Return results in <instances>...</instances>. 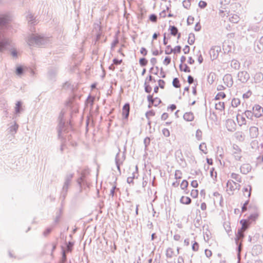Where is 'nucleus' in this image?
I'll use <instances>...</instances> for the list:
<instances>
[{
	"mask_svg": "<svg viewBox=\"0 0 263 263\" xmlns=\"http://www.w3.org/2000/svg\"><path fill=\"white\" fill-rule=\"evenodd\" d=\"M9 21V17L8 15L0 16V52H3L11 46V40L6 37L4 33Z\"/></svg>",
	"mask_w": 263,
	"mask_h": 263,
	"instance_id": "1",
	"label": "nucleus"
},
{
	"mask_svg": "<svg viewBox=\"0 0 263 263\" xmlns=\"http://www.w3.org/2000/svg\"><path fill=\"white\" fill-rule=\"evenodd\" d=\"M28 44L30 46H41L47 43V39L37 34H32L28 37Z\"/></svg>",
	"mask_w": 263,
	"mask_h": 263,
	"instance_id": "2",
	"label": "nucleus"
},
{
	"mask_svg": "<svg viewBox=\"0 0 263 263\" xmlns=\"http://www.w3.org/2000/svg\"><path fill=\"white\" fill-rule=\"evenodd\" d=\"M73 176V174L70 173L67 174L64 178V181L61 191L60 197V199H62V201L65 200L67 196L68 189L71 184Z\"/></svg>",
	"mask_w": 263,
	"mask_h": 263,
	"instance_id": "3",
	"label": "nucleus"
},
{
	"mask_svg": "<svg viewBox=\"0 0 263 263\" xmlns=\"http://www.w3.org/2000/svg\"><path fill=\"white\" fill-rule=\"evenodd\" d=\"M240 185L232 180H229L227 183L226 191L229 195L234 194L235 190H239Z\"/></svg>",
	"mask_w": 263,
	"mask_h": 263,
	"instance_id": "4",
	"label": "nucleus"
},
{
	"mask_svg": "<svg viewBox=\"0 0 263 263\" xmlns=\"http://www.w3.org/2000/svg\"><path fill=\"white\" fill-rule=\"evenodd\" d=\"M63 117V114H62L61 112L59 116L60 121L58 126V137L59 138H63L62 134L63 132H66V130L65 126V122L62 120Z\"/></svg>",
	"mask_w": 263,
	"mask_h": 263,
	"instance_id": "5",
	"label": "nucleus"
},
{
	"mask_svg": "<svg viewBox=\"0 0 263 263\" xmlns=\"http://www.w3.org/2000/svg\"><path fill=\"white\" fill-rule=\"evenodd\" d=\"M221 51V48L220 46H214L212 47L209 52L211 59L213 61L216 59L219 55V52Z\"/></svg>",
	"mask_w": 263,
	"mask_h": 263,
	"instance_id": "6",
	"label": "nucleus"
},
{
	"mask_svg": "<svg viewBox=\"0 0 263 263\" xmlns=\"http://www.w3.org/2000/svg\"><path fill=\"white\" fill-rule=\"evenodd\" d=\"M232 155L236 160H240L242 157L241 150L237 145L235 144L233 145Z\"/></svg>",
	"mask_w": 263,
	"mask_h": 263,
	"instance_id": "7",
	"label": "nucleus"
},
{
	"mask_svg": "<svg viewBox=\"0 0 263 263\" xmlns=\"http://www.w3.org/2000/svg\"><path fill=\"white\" fill-rule=\"evenodd\" d=\"M120 150L119 149L118 153L116 154L115 158V162L117 167L118 171L120 172V166L121 164H122L123 161L125 159V155L124 153H123L122 156H120Z\"/></svg>",
	"mask_w": 263,
	"mask_h": 263,
	"instance_id": "8",
	"label": "nucleus"
},
{
	"mask_svg": "<svg viewBox=\"0 0 263 263\" xmlns=\"http://www.w3.org/2000/svg\"><path fill=\"white\" fill-rule=\"evenodd\" d=\"M238 80L242 83H246L250 79V75L246 71H241L238 73Z\"/></svg>",
	"mask_w": 263,
	"mask_h": 263,
	"instance_id": "9",
	"label": "nucleus"
},
{
	"mask_svg": "<svg viewBox=\"0 0 263 263\" xmlns=\"http://www.w3.org/2000/svg\"><path fill=\"white\" fill-rule=\"evenodd\" d=\"M18 127L19 126L16 121H13L9 125L8 131L11 135L14 136L17 133Z\"/></svg>",
	"mask_w": 263,
	"mask_h": 263,
	"instance_id": "10",
	"label": "nucleus"
},
{
	"mask_svg": "<svg viewBox=\"0 0 263 263\" xmlns=\"http://www.w3.org/2000/svg\"><path fill=\"white\" fill-rule=\"evenodd\" d=\"M254 116L256 118H259L263 115V108L258 104L255 105L253 108Z\"/></svg>",
	"mask_w": 263,
	"mask_h": 263,
	"instance_id": "11",
	"label": "nucleus"
},
{
	"mask_svg": "<svg viewBox=\"0 0 263 263\" xmlns=\"http://www.w3.org/2000/svg\"><path fill=\"white\" fill-rule=\"evenodd\" d=\"M23 111V108H22V103L21 101H18L15 104V107L14 108V117L13 119L16 118L19 116L20 114L22 111Z\"/></svg>",
	"mask_w": 263,
	"mask_h": 263,
	"instance_id": "12",
	"label": "nucleus"
},
{
	"mask_svg": "<svg viewBox=\"0 0 263 263\" xmlns=\"http://www.w3.org/2000/svg\"><path fill=\"white\" fill-rule=\"evenodd\" d=\"M224 83L228 87H231L233 84L232 76L231 74H226L223 78Z\"/></svg>",
	"mask_w": 263,
	"mask_h": 263,
	"instance_id": "13",
	"label": "nucleus"
},
{
	"mask_svg": "<svg viewBox=\"0 0 263 263\" xmlns=\"http://www.w3.org/2000/svg\"><path fill=\"white\" fill-rule=\"evenodd\" d=\"M58 70L56 69H50L47 72V78L51 81H55Z\"/></svg>",
	"mask_w": 263,
	"mask_h": 263,
	"instance_id": "14",
	"label": "nucleus"
},
{
	"mask_svg": "<svg viewBox=\"0 0 263 263\" xmlns=\"http://www.w3.org/2000/svg\"><path fill=\"white\" fill-rule=\"evenodd\" d=\"M252 208H253L254 209L255 212L251 214L248 217V220L250 222L255 221L257 218V217L258 216V210H257V208L256 207V206L254 205L253 206H249V209H251Z\"/></svg>",
	"mask_w": 263,
	"mask_h": 263,
	"instance_id": "15",
	"label": "nucleus"
},
{
	"mask_svg": "<svg viewBox=\"0 0 263 263\" xmlns=\"http://www.w3.org/2000/svg\"><path fill=\"white\" fill-rule=\"evenodd\" d=\"M28 23L30 25H35L37 23V20L31 13H28L26 16Z\"/></svg>",
	"mask_w": 263,
	"mask_h": 263,
	"instance_id": "16",
	"label": "nucleus"
},
{
	"mask_svg": "<svg viewBox=\"0 0 263 263\" xmlns=\"http://www.w3.org/2000/svg\"><path fill=\"white\" fill-rule=\"evenodd\" d=\"M130 105L129 103H126L122 108V115L124 119H127L129 116Z\"/></svg>",
	"mask_w": 263,
	"mask_h": 263,
	"instance_id": "17",
	"label": "nucleus"
},
{
	"mask_svg": "<svg viewBox=\"0 0 263 263\" xmlns=\"http://www.w3.org/2000/svg\"><path fill=\"white\" fill-rule=\"evenodd\" d=\"M249 132L251 138H256L258 135V129L256 126H251L249 129Z\"/></svg>",
	"mask_w": 263,
	"mask_h": 263,
	"instance_id": "18",
	"label": "nucleus"
},
{
	"mask_svg": "<svg viewBox=\"0 0 263 263\" xmlns=\"http://www.w3.org/2000/svg\"><path fill=\"white\" fill-rule=\"evenodd\" d=\"M240 172L243 174H248L251 170V166L248 164H244L240 166Z\"/></svg>",
	"mask_w": 263,
	"mask_h": 263,
	"instance_id": "19",
	"label": "nucleus"
},
{
	"mask_svg": "<svg viewBox=\"0 0 263 263\" xmlns=\"http://www.w3.org/2000/svg\"><path fill=\"white\" fill-rule=\"evenodd\" d=\"M183 119L186 121H192L194 119V114L192 112H185L183 115Z\"/></svg>",
	"mask_w": 263,
	"mask_h": 263,
	"instance_id": "20",
	"label": "nucleus"
},
{
	"mask_svg": "<svg viewBox=\"0 0 263 263\" xmlns=\"http://www.w3.org/2000/svg\"><path fill=\"white\" fill-rule=\"evenodd\" d=\"M236 139L239 141L242 142L245 140V135L242 132H237L235 133Z\"/></svg>",
	"mask_w": 263,
	"mask_h": 263,
	"instance_id": "21",
	"label": "nucleus"
},
{
	"mask_svg": "<svg viewBox=\"0 0 263 263\" xmlns=\"http://www.w3.org/2000/svg\"><path fill=\"white\" fill-rule=\"evenodd\" d=\"M231 66L235 70H238L240 67V64L238 61L233 59L231 61Z\"/></svg>",
	"mask_w": 263,
	"mask_h": 263,
	"instance_id": "22",
	"label": "nucleus"
},
{
	"mask_svg": "<svg viewBox=\"0 0 263 263\" xmlns=\"http://www.w3.org/2000/svg\"><path fill=\"white\" fill-rule=\"evenodd\" d=\"M181 47L180 46H177L174 48V49L171 48L170 51H167V50H165V53L166 54H170L172 52H174L175 53V52L180 53L181 51Z\"/></svg>",
	"mask_w": 263,
	"mask_h": 263,
	"instance_id": "23",
	"label": "nucleus"
},
{
	"mask_svg": "<svg viewBox=\"0 0 263 263\" xmlns=\"http://www.w3.org/2000/svg\"><path fill=\"white\" fill-rule=\"evenodd\" d=\"M182 204H189L191 202V199L190 197L186 196H182L180 200Z\"/></svg>",
	"mask_w": 263,
	"mask_h": 263,
	"instance_id": "24",
	"label": "nucleus"
},
{
	"mask_svg": "<svg viewBox=\"0 0 263 263\" xmlns=\"http://www.w3.org/2000/svg\"><path fill=\"white\" fill-rule=\"evenodd\" d=\"M255 82L259 83L263 80V74L261 72L256 73L254 77Z\"/></svg>",
	"mask_w": 263,
	"mask_h": 263,
	"instance_id": "25",
	"label": "nucleus"
},
{
	"mask_svg": "<svg viewBox=\"0 0 263 263\" xmlns=\"http://www.w3.org/2000/svg\"><path fill=\"white\" fill-rule=\"evenodd\" d=\"M179 68L181 71L185 72H190L191 71L190 68L186 64L183 65L182 64H180L179 65Z\"/></svg>",
	"mask_w": 263,
	"mask_h": 263,
	"instance_id": "26",
	"label": "nucleus"
},
{
	"mask_svg": "<svg viewBox=\"0 0 263 263\" xmlns=\"http://www.w3.org/2000/svg\"><path fill=\"white\" fill-rule=\"evenodd\" d=\"M229 20L233 23H237L239 22V17L237 14H233L229 17Z\"/></svg>",
	"mask_w": 263,
	"mask_h": 263,
	"instance_id": "27",
	"label": "nucleus"
},
{
	"mask_svg": "<svg viewBox=\"0 0 263 263\" xmlns=\"http://www.w3.org/2000/svg\"><path fill=\"white\" fill-rule=\"evenodd\" d=\"M169 29L170 30L171 35L176 36L178 34V29L175 26H170Z\"/></svg>",
	"mask_w": 263,
	"mask_h": 263,
	"instance_id": "28",
	"label": "nucleus"
},
{
	"mask_svg": "<svg viewBox=\"0 0 263 263\" xmlns=\"http://www.w3.org/2000/svg\"><path fill=\"white\" fill-rule=\"evenodd\" d=\"M231 177L235 180L238 182H241V178L239 174L233 173L231 175Z\"/></svg>",
	"mask_w": 263,
	"mask_h": 263,
	"instance_id": "29",
	"label": "nucleus"
},
{
	"mask_svg": "<svg viewBox=\"0 0 263 263\" xmlns=\"http://www.w3.org/2000/svg\"><path fill=\"white\" fill-rule=\"evenodd\" d=\"M187 42L190 45H192L195 42V35L193 33L189 34Z\"/></svg>",
	"mask_w": 263,
	"mask_h": 263,
	"instance_id": "30",
	"label": "nucleus"
},
{
	"mask_svg": "<svg viewBox=\"0 0 263 263\" xmlns=\"http://www.w3.org/2000/svg\"><path fill=\"white\" fill-rule=\"evenodd\" d=\"M240 223L242 224V228L240 229L246 230L248 228L249 226V220L246 219H242L240 220Z\"/></svg>",
	"mask_w": 263,
	"mask_h": 263,
	"instance_id": "31",
	"label": "nucleus"
},
{
	"mask_svg": "<svg viewBox=\"0 0 263 263\" xmlns=\"http://www.w3.org/2000/svg\"><path fill=\"white\" fill-rule=\"evenodd\" d=\"M242 192L245 195L246 192L248 193V197L249 198L251 196V186L250 185H248L247 187L243 188Z\"/></svg>",
	"mask_w": 263,
	"mask_h": 263,
	"instance_id": "32",
	"label": "nucleus"
},
{
	"mask_svg": "<svg viewBox=\"0 0 263 263\" xmlns=\"http://www.w3.org/2000/svg\"><path fill=\"white\" fill-rule=\"evenodd\" d=\"M240 103V101L238 98H234L232 100L231 104L233 107H237Z\"/></svg>",
	"mask_w": 263,
	"mask_h": 263,
	"instance_id": "33",
	"label": "nucleus"
},
{
	"mask_svg": "<svg viewBox=\"0 0 263 263\" xmlns=\"http://www.w3.org/2000/svg\"><path fill=\"white\" fill-rule=\"evenodd\" d=\"M215 108L217 110H222L224 108V104L223 102H219L215 104Z\"/></svg>",
	"mask_w": 263,
	"mask_h": 263,
	"instance_id": "34",
	"label": "nucleus"
},
{
	"mask_svg": "<svg viewBox=\"0 0 263 263\" xmlns=\"http://www.w3.org/2000/svg\"><path fill=\"white\" fill-rule=\"evenodd\" d=\"M174 252L173 249L168 248L167 249L166 251V255L168 258H172L174 255Z\"/></svg>",
	"mask_w": 263,
	"mask_h": 263,
	"instance_id": "35",
	"label": "nucleus"
},
{
	"mask_svg": "<svg viewBox=\"0 0 263 263\" xmlns=\"http://www.w3.org/2000/svg\"><path fill=\"white\" fill-rule=\"evenodd\" d=\"M244 114L245 116L248 119H252V117L254 116L253 110H246L244 112Z\"/></svg>",
	"mask_w": 263,
	"mask_h": 263,
	"instance_id": "36",
	"label": "nucleus"
},
{
	"mask_svg": "<svg viewBox=\"0 0 263 263\" xmlns=\"http://www.w3.org/2000/svg\"><path fill=\"white\" fill-rule=\"evenodd\" d=\"M172 84L173 86L175 88H179L180 87L179 80L177 78H175L173 79Z\"/></svg>",
	"mask_w": 263,
	"mask_h": 263,
	"instance_id": "37",
	"label": "nucleus"
},
{
	"mask_svg": "<svg viewBox=\"0 0 263 263\" xmlns=\"http://www.w3.org/2000/svg\"><path fill=\"white\" fill-rule=\"evenodd\" d=\"M239 119L241 120V121H240L241 123L239 124L240 126H241V125H242L243 124H246V120L245 118L244 117L241 116L239 115H238L237 116V120L238 122H239Z\"/></svg>",
	"mask_w": 263,
	"mask_h": 263,
	"instance_id": "38",
	"label": "nucleus"
},
{
	"mask_svg": "<svg viewBox=\"0 0 263 263\" xmlns=\"http://www.w3.org/2000/svg\"><path fill=\"white\" fill-rule=\"evenodd\" d=\"M144 90L147 93H150L152 91V88L151 86L147 84L146 81L144 83Z\"/></svg>",
	"mask_w": 263,
	"mask_h": 263,
	"instance_id": "39",
	"label": "nucleus"
},
{
	"mask_svg": "<svg viewBox=\"0 0 263 263\" xmlns=\"http://www.w3.org/2000/svg\"><path fill=\"white\" fill-rule=\"evenodd\" d=\"M24 69L22 66H20L16 67V74L17 76H21L23 73Z\"/></svg>",
	"mask_w": 263,
	"mask_h": 263,
	"instance_id": "40",
	"label": "nucleus"
},
{
	"mask_svg": "<svg viewBox=\"0 0 263 263\" xmlns=\"http://www.w3.org/2000/svg\"><path fill=\"white\" fill-rule=\"evenodd\" d=\"M137 170H138V167L137 166H136V172H134L133 173V176L132 177H128L127 178V183H132L133 181V179L135 177V174H137Z\"/></svg>",
	"mask_w": 263,
	"mask_h": 263,
	"instance_id": "41",
	"label": "nucleus"
},
{
	"mask_svg": "<svg viewBox=\"0 0 263 263\" xmlns=\"http://www.w3.org/2000/svg\"><path fill=\"white\" fill-rule=\"evenodd\" d=\"M188 184V182L186 180H183L180 184V187L182 190H185L186 189Z\"/></svg>",
	"mask_w": 263,
	"mask_h": 263,
	"instance_id": "42",
	"label": "nucleus"
},
{
	"mask_svg": "<svg viewBox=\"0 0 263 263\" xmlns=\"http://www.w3.org/2000/svg\"><path fill=\"white\" fill-rule=\"evenodd\" d=\"M53 227L47 228L43 233V235L44 237H47L50 233L51 232Z\"/></svg>",
	"mask_w": 263,
	"mask_h": 263,
	"instance_id": "43",
	"label": "nucleus"
},
{
	"mask_svg": "<svg viewBox=\"0 0 263 263\" xmlns=\"http://www.w3.org/2000/svg\"><path fill=\"white\" fill-rule=\"evenodd\" d=\"M199 149L201 151L203 152L204 154L206 153V146L205 143H202L199 145Z\"/></svg>",
	"mask_w": 263,
	"mask_h": 263,
	"instance_id": "44",
	"label": "nucleus"
},
{
	"mask_svg": "<svg viewBox=\"0 0 263 263\" xmlns=\"http://www.w3.org/2000/svg\"><path fill=\"white\" fill-rule=\"evenodd\" d=\"M226 97V95L224 92H218L216 97H215V99L216 100H219L221 98H224V97Z\"/></svg>",
	"mask_w": 263,
	"mask_h": 263,
	"instance_id": "45",
	"label": "nucleus"
},
{
	"mask_svg": "<svg viewBox=\"0 0 263 263\" xmlns=\"http://www.w3.org/2000/svg\"><path fill=\"white\" fill-rule=\"evenodd\" d=\"M139 63L141 66H145L147 63V60L145 58H141L139 60Z\"/></svg>",
	"mask_w": 263,
	"mask_h": 263,
	"instance_id": "46",
	"label": "nucleus"
},
{
	"mask_svg": "<svg viewBox=\"0 0 263 263\" xmlns=\"http://www.w3.org/2000/svg\"><path fill=\"white\" fill-rule=\"evenodd\" d=\"M198 191L197 190H194V189H193L192 191H191V196L194 198H196L197 196H198Z\"/></svg>",
	"mask_w": 263,
	"mask_h": 263,
	"instance_id": "47",
	"label": "nucleus"
},
{
	"mask_svg": "<svg viewBox=\"0 0 263 263\" xmlns=\"http://www.w3.org/2000/svg\"><path fill=\"white\" fill-rule=\"evenodd\" d=\"M155 115V112L153 110H149L148 111H147L145 114L146 118L149 120V118L151 116H154Z\"/></svg>",
	"mask_w": 263,
	"mask_h": 263,
	"instance_id": "48",
	"label": "nucleus"
},
{
	"mask_svg": "<svg viewBox=\"0 0 263 263\" xmlns=\"http://www.w3.org/2000/svg\"><path fill=\"white\" fill-rule=\"evenodd\" d=\"M149 20L151 22L155 23L157 20V16L155 14H152L149 16Z\"/></svg>",
	"mask_w": 263,
	"mask_h": 263,
	"instance_id": "49",
	"label": "nucleus"
},
{
	"mask_svg": "<svg viewBox=\"0 0 263 263\" xmlns=\"http://www.w3.org/2000/svg\"><path fill=\"white\" fill-rule=\"evenodd\" d=\"M196 137L197 140H200L201 139L202 132L200 129H197L196 133Z\"/></svg>",
	"mask_w": 263,
	"mask_h": 263,
	"instance_id": "50",
	"label": "nucleus"
},
{
	"mask_svg": "<svg viewBox=\"0 0 263 263\" xmlns=\"http://www.w3.org/2000/svg\"><path fill=\"white\" fill-rule=\"evenodd\" d=\"M161 102V100L156 97L154 99V103H153V105L155 106H158L159 104H160V103Z\"/></svg>",
	"mask_w": 263,
	"mask_h": 263,
	"instance_id": "51",
	"label": "nucleus"
},
{
	"mask_svg": "<svg viewBox=\"0 0 263 263\" xmlns=\"http://www.w3.org/2000/svg\"><path fill=\"white\" fill-rule=\"evenodd\" d=\"M237 239L242 238L243 237V234L241 231V229H239L237 234Z\"/></svg>",
	"mask_w": 263,
	"mask_h": 263,
	"instance_id": "52",
	"label": "nucleus"
},
{
	"mask_svg": "<svg viewBox=\"0 0 263 263\" xmlns=\"http://www.w3.org/2000/svg\"><path fill=\"white\" fill-rule=\"evenodd\" d=\"M249 200H247L244 203L243 206L241 208V211L242 212H244L245 211H247V205L249 204Z\"/></svg>",
	"mask_w": 263,
	"mask_h": 263,
	"instance_id": "53",
	"label": "nucleus"
},
{
	"mask_svg": "<svg viewBox=\"0 0 263 263\" xmlns=\"http://www.w3.org/2000/svg\"><path fill=\"white\" fill-rule=\"evenodd\" d=\"M162 133L163 135L166 137H168L170 135V131L167 128H163L162 129Z\"/></svg>",
	"mask_w": 263,
	"mask_h": 263,
	"instance_id": "54",
	"label": "nucleus"
},
{
	"mask_svg": "<svg viewBox=\"0 0 263 263\" xmlns=\"http://www.w3.org/2000/svg\"><path fill=\"white\" fill-rule=\"evenodd\" d=\"M207 5V3L203 1H200L198 3V6L201 8H204Z\"/></svg>",
	"mask_w": 263,
	"mask_h": 263,
	"instance_id": "55",
	"label": "nucleus"
},
{
	"mask_svg": "<svg viewBox=\"0 0 263 263\" xmlns=\"http://www.w3.org/2000/svg\"><path fill=\"white\" fill-rule=\"evenodd\" d=\"M181 172L179 170H177L175 172V177L176 179H180L181 178Z\"/></svg>",
	"mask_w": 263,
	"mask_h": 263,
	"instance_id": "56",
	"label": "nucleus"
},
{
	"mask_svg": "<svg viewBox=\"0 0 263 263\" xmlns=\"http://www.w3.org/2000/svg\"><path fill=\"white\" fill-rule=\"evenodd\" d=\"M158 82L159 84V87H160L162 89L164 88L165 82L164 80L160 79L158 80Z\"/></svg>",
	"mask_w": 263,
	"mask_h": 263,
	"instance_id": "57",
	"label": "nucleus"
},
{
	"mask_svg": "<svg viewBox=\"0 0 263 263\" xmlns=\"http://www.w3.org/2000/svg\"><path fill=\"white\" fill-rule=\"evenodd\" d=\"M73 242L69 241L68 244L67 245V251H71L72 250V248L73 246Z\"/></svg>",
	"mask_w": 263,
	"mask_h": 263,
	"instance_id": "58",
	"label": "nucleus"
},
{
	"mask_svg": "<svg viewBox=\"0 0 263 263\" xmlns=\"http://www.w3.org/2000/svg\"><path fill=\"white\" fill-rule=\"evenodd\" d=\"M150 138L148 137H146L144 140V144L145 145V148L147 147V146L150 143Z\"/></svg>",
	"mask_w": 263,
	"mask_h": 263,
	"instance_id": "59",
	"label": "nucleus"
},
{
	"mask_svg": "<svg viewBox=\"0 0 263 263\" xmlns=\"http://www.w3.org/2000/svg\"><path fill=\"white\" fill-rule=\"evenodd\" d=\"M61 213H62V210L60 209L59 211V213L57 214L56 217L54 219V222L55 223H58L59 222L60 217H61Z\"/></svg>",
	"mask_w": 263,
	"mask_h": 263,
	"instance_id": "60",
	"label": "nucleus"
},
{
	"mask_svg": "<svg viewBox=\"0 0 263 263\" xmlns=\"http://www.w3.org/2000/svg\"><path fill=\"white\" fill-rule=\"evenodd\" d=\"M171 59L168 57H166L163 61V64L167 65L171 63Z\"/></svg>",
	"mask_w": 263,
	"mask_h": 263,
	"instance_id": "61",
	"label": "nucleus"
},
{
	"mask_svg": "<svg viewBox=\"0 0 263 263\" xmlns=\"http://www.w3.org/2000/svg\"><path fill=\"white\" fill-rule=\"evenodd\" d=\"M199 245L196 242H195L192 245V250L194 251H197L198 250Z\"/></svg>",
	"mask_w": 263,
	"mask_h": 263,
	"instance_id": "62",
	"label": "nucleus"
},
{
	"mask_svg": "<svg viewBox=\"0 0 263 263\" xmlns=\"http://www.w3.org/2000/svg\"><path fill=\"white\" fill-rule=\"evenodd\" d=\"M118 42H119L118 40L117 37H116V39L114 40V41L112 42V43L111 44V49H113L115 48V47L118 43Z\"/></svg>",
	"mask_w": 263,
	"mask_h": 263,
	"instance_id": "63",
	"label": "nucleus"
},
{
	"mask_svg": "<svg viewBox=\"0 0 263 263\" xmlns=\"http://www.w3.org/2000/svg\"><path fill=\"white\" fill-rule=\"evenodd\" d=\"M66 260V256L65 252L64 251H63L62 260H61V261L60 263H65Z\"/></svg>",
	"mask_w": 263,
	"mask_h": 263,
	"instance_id": "64",
	"label": "nucleus"
}]
</instances>
